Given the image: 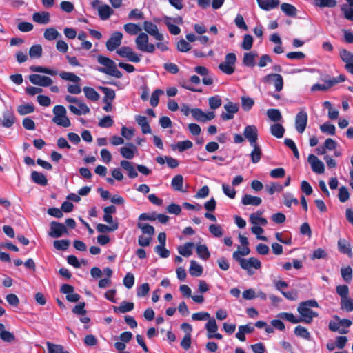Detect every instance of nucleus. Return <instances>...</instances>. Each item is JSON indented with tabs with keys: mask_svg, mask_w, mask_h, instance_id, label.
<instances>
[{
	"mask_svg": "<svg viewBox=\"0 0 353 353\" xmlns=\"http://www.w3.org/2000/svg\"><path fill=\"white\" fill-rule=\"evenodd\" d=\"M243 255L239 254V252H233L232 257L234 260L239 263L240 266L242 269L246 270L250 274H252L251 268L254 269H260L261 268V261L254 257H250L248 259H243Z\"/></svg>",
	"mask_w": 353,
	"mask_h": 353,
	"instance_id": "obj_2",
	"label": "nucleus"
},
{
	"mask_svg": "<svg viewBox=\"0 0 353 353\" xmlns=\"http://www.w3.org/2000/svg\"><path fill=\"white\" fill-rule=\"evenodd\" d=\"M143 27L144 30L148 34L154 37L156 40L161 41L164 39L163 35L159 32L157 26L151 21H145L143 24Z\"/></svg>",
	"mask_w": 353,
	"mask_h": 353,
	"instance_id": "obj_9",
	"label": "nucleus"
},
{
	"mask_svg": "<svg viewBox=\"0 0 353 353\" xmlns=\"http://www.w3.org/2000/svg\"><path fill=\"white\" fill-rule=\"evenodd\" d=\"M52 122L56 123L58 125L68 128L70 126L71 123L68 117L66 116V114H64V116L61 117H54L52 119Z\"/></svg>",
	"mask_w": 353,
	"mask_h": 353,
	"instance_id": "obj_45",
	"label": "nucleus"
},
{
	"mask_svg": "<svg viewBox=\"0 0 353 353\" xmlns=\"http://www.w3.org/2000/svg\"><path fill=\"white\" fill-rule=\"evenodd\" d=\"M34 110V105L30 103L20 105L17 108V112L20 115H26L32 113Z\"/></svg>",
	"mask_w": 353,
	"mask_h": 353,
	"instance_id": "obj_53",
	"label": "nucleus"
},
{
	"mask_svg": "<svg viewBox=\"0 0 353 353\" xmlns=\"http://www.w3.org/2000/svg\"><path fill=\"white\" fill-rule=\"evenodd\" d=\"M32 19L39 24H48L50 21V14L45 11L35 12L32 15Z\"/></svg>",
	"mask_w": 353,
	"mask_h": 353,
	"instance_id": "obj_18",
	"label": "nucleus"
},
{
	"mask_svg": "<svg viewBox=\"0 0 353 353\" xmlns=\"http://www.w3.org/2000/svg\"><path fill=\"white\" fill-rule=\"evenodd\" d=\"M59 77L63 80L75 83H78L81 81L79 77L70 72H61L59 73Z\"/></svg>",
	"mask_w": 353,
	"mask_h": 353,
	"instance_id": "obj_41",
	"label": "nucleus"
},
{
	"mask_svg": "<svg viewBox=\"0 0 353 353\" xmlns=\"http://www.w3.org/2000/svg\"><path fill=\"white\" fill-rule=\"evenodd\" d=\"M341 274L343 280L347 283L350 282L352 279V269L350 266L342 268Z\"/></svg>",
	"mask_w": 353,
	"mask_h": 353,
	"instance_id": "obj_55",
	"label": "nucleus"
},
{
	"mask_svg": "<svg viewBox=\"0 0 353 353\" xmlns=\"http://www.w3.org/2000/svg\"><path fill=\"white\" fill-rule=\"evenodd\" d=\"M137 123L141 127V130L143 134L151 133L150 126L147 121V118L144 116L138 115L135 119Z\"/></svg>",
	"mask_w": 353,
	"mask_h": 353,
	"instance_id": "obj_29",
	"label": "nucleus"
},
{
	"mask_svg": "<svg viewBox=\"0 0 353 353\" xmlns=\"http://www.w3.org/2000/svg\"><path fill=\"white\" fill-rule=\"evenodd\" d=\"M137 48L141 51L153 53L155 51V45L149 43V37L148 34L141 32L135 39Z\"/></svg>",
	"mask_w": 353,
	"mask_h": 353,
	"instance_id": "obj_3",
	"label": "nucleus"
},
{
	"mask_svg": "<svg viewBox=\"0 0 353 353\" xmlns=\"http://www.w3.org/2000/svg\"><path fill=\"white\" fill-rule=\"evenodd\" d=\"M31 179L35 183L41 185H46L48 183V180L46 176L37 171H33L31 173Z\"/></svg>",
	"mask_w": 353,
	"mask_h": 353,
	"instance_id": "obj_31",
	"label": "nucleus"
},
{
	"mask_svg": "<svg viewBox=\"0 0 353 353\" xmlns=\"http://www.w3.org/2000/svg\"><path fill=\"white\" fill-rule=\"evenodd\" d=\"M85 97L91 100L92 101H96L99 99V93L92 88L91 87H84L83 89Z\"/></svg>",
	"mask_w": 353,
	"mask_h": 353,
	"instance_id": "obj_35",
	"label": "nucleus"
},
{
	"mask_svg": "<svg viewBox=\"0 0 353 353\" xmlns=\"http://www.w3.org/2000/svg\"><path fill=\"white\" fill-rule=\"evenodd\" d=\"M236 61V54L233 52L228 53L225 57L224 61L219 65V68L224 74L230 75L234 72Z\"/></svg>",
	"mask_w": 353,
	"mask_h": 353,
	"instance_id": "obj_4",
	"label": "nucleus"
},
{
	"mask_svg": "<svg viewBox=\"0 0 353 353\" xmlns=\"http://www.w3.org/2000/svg\"><path fill=\"white\" fill-rule=\"evenodd\" d=\"M196 250L197 254L201 259L203 260H207L209 259L210 254L208 247L205 245H198L196 246Z\"/></svg>",
	"mask_w": 353,
	"mask_h": 353,
	"instance_id": "obj_48",
	"label": "nucleus"
},
{
	"mask_svg": "<svg viewBox=\"0 0 353 353\" xmlns=\"http://www.w3.org/2000/svg\"><path fill=\"white\" fill-rule=\"evenodd\" d=\"M208 320V321L205 325V328L208 332V334L215 333L218 330V326L215 319L210 317V319Z\"/></svg>",
	"mask_w": 353,
	"mask_h": 353,
	"instance_id": "obj_58",
	"label": "nucleus"
},
{
	"mask_svg": "<svg viewBox=\"0 0 353 353\" xmlns=\"http://www.w3.org/2000/svg\"><path fill=\"white\" fill-rule=\"evenodd\" d=\"M191 114L192 117L199 122H206L210 121L215 117L213 112H204L199 108L191 109Z\"/></svg>",
	"mask_w": 353,
	"mask_h": 353,
	"instance_id": "obj_10",
	"label": "nucleus"
},
{
	"mask_svg": "<svg viewBox=\"0 0 353 353\" xmlns=\"http://www.w3.org/2000/svg\"><path fill=\"white\" fill-rule=\"evenodd\" d=\"M336 3V0H314V4L319 8H334Z\"/></svg>",
	"mask_w": 353,
	"mask_h": 353,
	"instance_id": "obj_52",
	"label": "nucleus"
},
{
	"mask_svg": "<svg viewBox=\"0 0 353 353\" xmlns=\"http://www.w3.org/2000/svg\"><path fill=\"white\" fill-rule=\"evenodd\" d=\"M210 232L215 237H221L223 234V230L220 225L212 224L209 226Z\"/></svg>",
	"mask_w": 353,
	"mask_h": 353,
	"instance_id": "obj_56",
	"label": "nucleus"
},
{
	"mask_svg": "<svg viewBox=\"0 0 353 353\" xmlns=\"http://www.w3.org/2000/svg\"><path fill=\"white\" fill-rule=\"evenodd\" d=\"M307 161L311 165L312 171L316 174H323L325 171L323 163L320 161L315 155L310 154Z\"/></svg>",
	"mask_w": 353,
	"mask_h": 353,
	"instance_id": "obj_15",
	"label": "nucleus"
},
{
	"mask_svg": "<svg viewBox=\"0 0 353 353\" xmlns=\"http://www.w3.org/2000/svg\"><path fill=\"white\" fill-rule=\"evenodd\" d=\"M225 112L221 114V118L223 121L231 120L234 118V114L239 111V104L234 103L231 101L228 102L223 106Z\"/></svg>",
	"mask_w": 353,
	"mask_h": 353,
	"instance_id": "obj_7",
	"label": "nucleus"
},
{
	"mask_svg": "<svg viewBox=\"0 0 353 353\" xmlns=\"http://www.w3.org/2000/svg\"><path fill=\"white\" fill-rule=\"evenodd\" d=\"M68 233V229L63 223L56 221L51 222L50 230L48 232L50 236L53 238H59L63 234Z\"/></svg>",
	"mask_w": 353,
	"mask_h": 353,
	"instance_id": "obj_8",
	"label": "nucleus"
},
{
	"mask_svg": "<svg viewBox=\"0 0 353 353\" xmlns=\"http://www.w3.org/2000/svg\"><path fill=\"white\" fill-rule=\"evenodd\" d=\"M263 212L257 211L256 213H252L250 216V221L253 225H265L268 223L265 218L261 217Z\"/></svg>",
	"mask_w": 353,
	"mask_h": 353,
	"instance_id": "obj_28",
	"label": "nucleus"
},
{
	"mask_svg": "<svg viewBox=\"0 0 353 353\" xmlns=\"http://www.w3.org/2000/svg\"><path fill=\"white\" fill-rule=\"evenodd\" d=\"M119 228V223L117 222L112 223L110 226H108L103 223L97 224L96 228L99 232L101 233H106L110 232H114L117 230Z\"/></svg>",
	"mask_w": 353,
	"mask_h": 353,
	"instance_id": "obj_34",
	"label": "nucleus"
},
{
	"mask_svg": "<svg viewBox=\"0 0 353 353\" xmlns=\"http://www.w3.org/2000/svg\"><path fill=\"white\" fill-rule=\"evenodd\" d=\"M194 246L193 243H185L183 246H179L178 248V251L180 254L185 257L190 256L192 254V249Z\"/></svg>",
	"mask_w": 353,
	"mask_h": 353,
	"instance_id": "obj_40",
	"label": "nucleus"
},
{
	"mask_svg": "<svg viewBox=\"0 0 353 353\" xmlns=\"http://www.w3.org/2000/svg\"><path fill=\"white\" fill-rule=\"evenodd\" d=\"M190 274L193 276H199L203 272V268L195 261H190V266L189 269Z\"/></svg>",
	"mask_w": 353,
	"mask_h": 353,
	"instance_id": "obj_38",
	"label": "nucleus"
},
{
	"mask_svg": "<svg viewBox=\"0 0 353 353\" xmlns=\"http://www.w3.org/2000/svg\"><path fill=\"white\" fill-rule=\"evenodd\" d=\"M250 145L253 148L250 154L251 161L255 164L259 163L261 160L262 157V149L258 143Z\"/></svg>",
	"mask_w": 353,
	"mask_h": 353,
	"instance_id": "obj_24",
	"label": "nucleus"
},
{
	"mask_svg": "<svg viewBox=\"0 0 353 353\" xmlns=\"http://www.w3.org/2000/svg\"><path fill=\"white\" fill-rule=\"evenodd\" d=\"M48 353H63L64 347L59 344H54L51 342H46Z\"/></svg>",
	"mask_w": 353,
	"mask_h": 353,
	"instance_id": "obj_50",
	"label": "nucleus"
},
{
	"mask_svg": "<svg viewBox=\"0 0 353 353\" xmlns=\"http://www.w3.org/2000/svg\"><path fill=\"white\" fill-rule=\"evenodd\" d=\"M270 132L275 137L281 138L283 137L285 128L281 124L275 123L270 126Z\"/></svg>",
	"mask_w": 353,
	"mask_h": 353,
	"instance_id": "obj_36",
	"label": "nucleus"
},
{
	"mask_svg": "<svg viewBox=\"0 0 353 353\" xmlns=\"http://www.w3.org/2000/svg\"><path fill=\"white\" fill-rule=\"evenodd\" d=\"M124 30L130 35H136L141 32V28L135 23H128L123 26Z\"/></svg>",
	"mask_w": 353,
	"mask_h": 353,
	"instance_id": "obj_33",
	"label": "nucleus"
},
{
	"mask_svg": "<svg viewBox=\"0 0 353 353\" xmlns=\"http://www.w3.org/2000/svg\"><path fill=\"white\" fill-rule=\"evenodd\" d=\"M183 177L182 175L177 174L172 178V182H171V185L174 190L180 191V192H185V190H183Z\"/></svg>",
	"mask_w": 353,
	"mask_h": 353,
	"instance_id": "obj_32",
	"label": "nucleus"
},
{
	"mask_svg": "<svg viewBox=\"0 0 353 353\" xmlns=\"http://www.w3.org/2000/svg\"><path fill=\"white\" fill-rule=\"evenodd\" d=\"M281 9L288 17L296 15V8L292 4L283 3L281 5Z\"/></svg>",
	"mask_w": 353,
	"mask_h": 353,
	"instance_id": "obj_42",
	"label": "nucleus"
},
{
	"mask_svg": "<svg viewBox=\"0 0 353 353\" xmlns=\"http://www.w3.org/2000/svg\"><path fill=\"white\" fill-rule=\"evenodd\" d=\"M262 200L260 197L254 196L250 194H245L241 199V203L244 205L259 206Z\"/></svg>",
	"mask_w": 353,
	"mask_h": 353,
	"instance_id": "obj_20",
	"label": "nucleus"
},
{
	"mask_svg": "<svg viewBox=\"0 0 353 353\" xmlns=\"http://www.w3.org/2000/svg\"><path fill=\"white\" fill-rule=\"evenodd\" d=\"M77 105L79 108L73 105L68 106L69 110L75 115L86 114L90 111L89 107L82 101H80Z\"/></svg>",
	"mask_w": 353,
	"mask_h": 353,
	"instance_id": "obj_17",
	"label": "nucleus"
},
{
	"mask_svg": "<svg viewBox=\"0 0 353 353\" xmlns=\"http://www.w3.org/2000/svg\"><path fill=\"white\" fill-rule=\"evenodd\" d=\"M193 144L192 141L189 140L183 141L178 142L176 145H172V148L173 150H179V152H183L192 147Z\"/></svg>",
	"mask_w": 353,
	"mask_h": 353,
	"instance_id": "obj_47",
	"label": "nucleus"
},
{
	"mask_svg": "<svg viewBox=\"0 0 353 353\" xmlns=\"http://www.w3.org/2000/svg\"><path fill=\"white\" fill-rule=\"evenodd\" d=\"M319 303L314 299L307 300L306 301L301 302L297 307V311L299 313L301 322L305 323H311V307H319Z\"/></svg>",
	"mask_w": 353,
	"mask_h": 353,
	"instance_id": "obj_1",
	"label": "nucleus"
},
{
	"mask_svg": "<svg viewBox=\"0 0 353 353\" xmlns=\"http://www.w3.org/2000/svg\"><path fill=\"white\" fill-rule=\"evenodd\" d=\"M43 36L46 40L52 41L61 37V34L54 28H48L45 30Z\"/></svg>",
	"mask_w": 353,
	"mask_h": 353,
	"instance_id": "obj_44",
	"label": "nucleus"
},
{
	"mask_svg": "<svg viewBox=\"0 0 353 353\" xmlns=\"http://www.w3.org/2000/svg\"><path fill=\"white\" fill-rule=\"evenodd\" d=\"M134 309V303L132 302L123 301L118 307H114V312L125 313L132 311Z\"/></svg>",
	"mask_w": 353,
	"mask_h": 353,
	"instance_id": "obj_39",
	"label": "nucleus"
},
{
	"mask_svg": "<svg viewBox=\"0 0 353 353\" xmlns=\"http://www.w3.org/2000/svg\"><path fill=\"white\" fill-rule=\"evenodd\" d=\"M42 54V48L40 45L32 46L29 50V55L31 58H39Z\"/></svg>",
	"mask_w": 353,
	"mask_h": 353,
	"instance_id": "obj_59",
	"label": "nucleus"
},
{
	"mask_svg": "<svg viewBox=\"0 0 353 353\" xmlns=\"http://www.w3.org/2000/svg\"><path fill=\"white\" fill-rule=\"evenodd\" d=\"M122 168L128 172V175L130 178H135L137 176L138 174L134 168L132 163L123 160L120 163Z\"/></svg>",
	"mask_w": 353,
	"mask_h": 353,
	"instance_id": "obj_27",
	"label": "nucleus"
},
{
	"mask_svg": "<svg viewBox=\"0 0 353 353\" xmlns=\"http://www.w3.org/2000/svg\"><path fill=\"white\" fill-rule=\"evenodd\" d=\"M136 151V146L132 143H129L128 146L122 147L120 148L121 154L123 158L127 159H132L134 157Z\"/></svg>",
	"mask_w": 353,
	"mask_h": 353,
	"instance_id": "obj_23",
	"label": "nucleus"
},
{
	"mask_svg": "<svg viewBox=\"0 0 353 353\" xmlns=\"http://www.w3.org/2000/svg\"><path fill=\"white\" fill-rule=\"evenodd\" d=\"M99 89L102 90L104 94L103 101H112L115 98V92L114 91L107 87H100Z\"/></svg>",
	"mask_w": 353,
	"mask_h": 353,
	"instance_id": "obj_51",
	"label": "nucleus"
},
{
	"mask_svg": "<svg viewBox=\"0 0 353 353\" xmlns=\"http://www.w3.org/2000/svg\"><path fill=\"white\" fill-rule=\"evenodd\" d=\"M30 69L32 72L44 73V74H47L52 75V76H54V75L57 74V70H52V69H50L48 68H46V67L32 65L30 68Z\"/></svg>",
	"mask_w": 353,
	"mask_h": 353,
	"instance_id": "obj_46",
	"label": "nucleus"
},
{
	"mask_svg": "<svg viewBox=\"0 0 353 353\" xmlns=\"http://www.w3.org/2000/svg\"><path fill=\"white\" fill-rule=\"evenodd\" d=\"M307 114L304 109L300 110L295 117V128L296 131L302 134L307 126Z\"/></svg>",
	"mask_w": 353,
	"mask_h": 353,
	"instance_id": "obj_6",
	"label": "nucleus"
},
{
	"mask_svg": "<svg viewBox=\"0 0 353 353\" xmlns=\"http://www.w3.org/2000/svg\"><path fill=\"white\" fill-rule=\"evenodd\" d=\"M267 116L273 122H279L282 120L281 113L278 109H268L267 110Z\"/></svg>",
	"mask_w": 353,
	"mask_h": 353,
	"instance_id": "obj_37",
	"label": "nucleus"
},
{
	"mask_svg": "<svg viewBox=\"0 0 353 353\" xmlns=\"http://www.w3.org/2000/svg\"><path fill=\"white\" fill-rule=\"evenodd\" d=\"M208 100L209 105L211 109L215 110L221 105L222 101L219 96L211 97Z\"/></svg>",
	"mask_w": 353,
	"mask_h": 353,
	"instance_id": "obj_64",
	"label": "nucleus"
},
{
	"mask_svg": "<svg viewBox=\"0 0 353 353\" xmlns=\"http://www.w3.org/2000/svg\"><path fill=\"white\" fill-rule=\"evenodd\" d=\"M294 334L295 335H296L297 336H299L301 338H303L304 339H306V340H310V332H308V330L301 326V325H298L295 327L294 329Z\"/></svg>",
	"mask_w": 353,
	"mask_h": 353,
	"instance_id": "obj_49",
	"label": "nucleus"
},
{
	"mask_svg": "<svg viewBox=\"0 0 353 353\" xmlns=\"http://www.w3.org/2000/svg\"><path fill=\"white\" fill-rule=\"evenodd\" d=\"M279 316L288 321L289 322H290L292 323H298L301 322L300 318L295 316L292 313L282 312L279 315Z\"/></svg>",
	"mask_w": 353,
	"mask_h": 353,
	"instance_id": "obj_61",
	"label": "nucleus"
},
{
	"mask_svg": "<svg viewBox=\"0 0 353 353\" xmlns=\"http://www.w3.org/2000/svg\"><path fill=\"white\" fill-rule=\"evenodd\" d=\"M123 34L120 32H113L110 39L106 42V48L109 51H114L117 48L120 46Z\"/></svg>",
	"mask_w": 353,
	"mask_h": 353,
	"instance_id": "obj_12",
	"label": "nucleus"
},
{
	"mask_svg": "<svg viewBox=\"0 0 353 353\" xmlns=\"http://www.w3.org/2000/svg\"><path fill=\"white\" fill-rule=\"evenodd\" d=\"M341 59L345 64L353 62V52L345 49L341 50L339 52Z\"/></svg>",
	"mask_w": 353,
	"mask_h": 353,
	"instance_id": "obj_54",
	"label": "nucleus"
},
{
	"mask_svg": "<svg viewBox=\"0 0 353 353\" xmlns=\"http://www.w3.org/2000/svg\"><path fill=\"white\" fill-rule=\"evenodd\" d=\"M113 10L108 5H102L98 8V14L101 19L106 20L113 14Z\"/></svg>",
	"mask_w": 353,
	"mask_h": 353,
	"instance_id": "obj_26",
	"label": "nucleus"
},
{
	"mask_svg": "<svg viewBox=\"0 0 353 353\" xmlns=\"http://www.w3.org/2000/svg\"><path fill=\"white\" fill-rule=\"evenodd\" d=\"M259 6L265 10H270L279 5V0H256Z\"/></svg>",
	"mask_w": 353,
	"mask_h": 353,
	"instance_id": "obj_25",
	"label": "nucleus"
},
{
	"mask_svg": "<svg viewBox=\"0 0 353 353\" xmlns=\"http://www.w3.org/2000/svg\"><path fill=\"white\" fill-rule=\"evenodd\" d=\"M137 228H139L144 234H148L150 236L154 234V228L148 223L139 222L137 223Z\"/></svg>",
	"mask_w": 353,
	"mask_h": 353,
	"instance_id": "obj_43",
	"label": "nucleus"
},
{
	"mask_svg": "<svg viewBox=\"0 0 353 353\" xmlns=\"http://www.w3.org/2000/svg\"><path fill=\"white\" fill-rule=\"evenodd\" d=\"M97 70L102 73L118 79L121 78L123 76L121 72L117 69V65L114 61L107 64L104 68H98Z\"/></svg>",
	"mask_w": 353,
	"mask_h": 353,
	"instance_id": "obj_13",
	"label": "nucleus"
},
{
	"mask_svg": "<svg viewBox=\"0 0 353 353\" xmlns=\"http://www.w3.org/2000/svg\"><path fill=\"white\" fill-rule=\"evenodd\" d=\"M243 135L250 145L257 143L258 130L255 125L246 126L243 131Z\"/></svg>",
	"mask_w": 353,
	"mask_h": 353,
	"instance_id": "obj_14",
	"label": "nucleus"
},
{
	"mask_svg": "<svg viewBox=\"0 0 353 353\" xmlns=\"http://www.w3.org/2000/svg\"><path fill=\"white\" fill-rule=\"evenodd\" d=\"M341 307L347 312H352L353 310V300L348 297L341 299Z\"/></svg>",
	"mask_w": 353,
	"mask_h": 353,
	"instance_id": "obj_57",
	"label": "nucleus"
},
{
	"mask_svg": "<svg viewBox=\"0 0 353 353\" xmlns=\"http://www.w3.org/2000/svg\"><path fill=\"white\" fill-rule=\"evenodd\" d=\"M254 330V327L250 325V324L241 325L239 327V331L236 334V337L240 340L241 341H245V334L252 333Z\"/></svg>",
	"mask_w": 353,
	"mask_h": 353,
	"instance_id": "obj_22",
	"label": "nucleus"
},
{
	"mask_svg": "<svg viewBox=\"0 0 353 353\" xmlns=\"http://www.w3.org/2000/svg\"><path fill=\"white\" fill-rule=\"evenodd\" d=\"M257 54L254 52H246L243 54V64L248 67H254L255 65V59Z\"/></svg>",
	"mask_w": 353,
	"mask_h": 353,
	"instance_id": "obj_30",
	"label": "nucleus"
},
{
	"mask_svg": "<svg viewBox=\"0 0 353 353\" xmlns=\"http://www.w3.org/2000/svg\"><path fill=\"white\" fill-rule=\"evenodd\" d=\"M29 80L32 84L42 87L50 86L53 83L51 78L37 74L30 75Z\"/></svg>",
	"mask_w": 353,
	"mask_h": 353,
	"instance_id": "obj_11",
	"label": "nucleus"
},
{
	"mask_svg": "<svg viewBox=\"0 0 353 353\" xmlns=\"http://www.w3.org/2000/svg\"><path fill=\"white\" fill-rule=\"evenodd\" d=\"M117 54L133 63H139L141 61L139 55L129 46H123L119 48L117 50Z\"/></svg>",
	"mask_w": 353,
	"mask_h": 353,
	"instance_id": "obj_5",
	"label": "nucleus"
},
{
	"mask_svg": "<svg viewBox=\"0 0 353 353\" xmlns=\"http://www.w3.org/2000/svg\"><path fill=\"white\" fill-rule=\"evenodd\" d=\"M239 241L242 245V249L240 250L241 247L239 246L238 247L239 250L235 251L234 252H239V254H241L243 256L248 255L250 253V250L248 248L249 242H248V238L241 234H239Z\"/></svg>",
	"mask_w": 353,
	"mask_h": 353,
	"instance_id": "obj_21",
	"label": "nucleus"
},
{
	"mask_svg": "<svg viewBox=\"0 0 353 353\" xmlns=\"http://www.w3.org/2000/svg\"><path fill=\"white\" fill-rule=\"evenodd\" d=\"M274 81V85L277 92L282 90L283 88V79L279 74H270L263 78L264 82Z\"/></svg>",
	"mask_w": 353,
	"mask_h": 353,
	"instance_id": "obj_16",
	"label": "nucleus"
},
{
	"mask_svg": "<svg viewBox=\"0 0 353 353\" xmlns=\"http://www.w3.org/2000/svg\"><path fill=\"white\" fill-rule=\"evenodd\" d=\"M69 240H56L53 243L54 247L58 250H65L70 245Z\"/></svg>",
	"mask_w": 353,
	"mask_h": 353,
	"instance_id": "obj_60",
	"label": "nucleus"
},
{
	"mask_svg": "<svg viewBox=\"0 0 353 353\" xmlns=\"http://www.w3.org/2000/svg\"><path fill=\"white\" fill-rule=\"evenodd\" d=\"M3 119L1 121L0 119V122L5 128H10L14 123L15 117L14 113L11 110H6L3 113Z\"/></svg>",
	"mask_w": 353,
	"mask_h": 353,
	"instance_id": "obj_19",
	"label": "nucleus"
},
{
	"mask_svg": "<svg viewBox=\"0 0 353 353\" xmlns=\"http://www.w3.org/2000/svg\"><path fill=\"white\" fill-rule=\"evenodd\" d=\"M320 130L322 132L326 133L330 135L335 134L336 128L335 126L330 123H325L320 126Z\"/></svg>",
	"mask_w": 353,
	"mask_h": 353,
	"instance_id": "obj_63",
	"label": "nucleus"
},
{
	"mask_svg": "<svg viewBox=\"0 0 353 353\" xmlns=\"http://www.w3.org/2000/svg\"><path fill=\"white\" fill-rule=\"evenodd\" d=\"M253 44V38L250 34H245L241 47L245 50H249L252 48Z\"/></svg>",
	"mask_w": 353,
	"mask_h": 353,
	"instance_id": "obj_62",
	"label": "nucleus"
}]
</instances>
